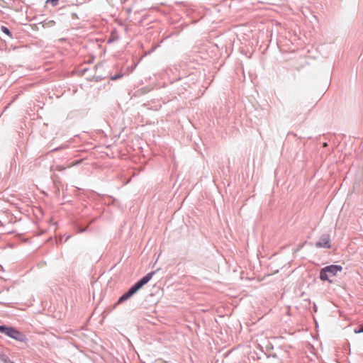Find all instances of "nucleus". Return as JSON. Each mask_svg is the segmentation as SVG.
<instances>
[{
    "label": "nucleus",
    "mask_w": 363,
    "mask_h": 363,
    "mask_svg": "<svg viewBox=\"0 0 363 363\" xmlns=\"http://www.w3.org/2000/svg\"><path fill=\"white\" fill-rule=\"evenodd\" d=\"M155 274V272H150L147 273L145 276H144L142 279H140L138 281H137L134 285H133L125 294H123L118 300L117 304H120L123 303L124 301L129 299L131 296H133L140 289H141L145 284H146L152 277V276Z\"/></svg>",
    "instance_id": "f257e3e1"
},
{
    "label": "nucleus",
    "mask_w": 363,
    "mask_h": 363,
    "mask_svg": "<svg viewBox=\"0 0 363 363\" xmlns=\"http://www.w3.org/2000/svg\"><path fill=\"white\" fill-rule=\"evenodd\" d=\"M342 270V267L340 265L331 264L321 269L320 272V279L322 281H328L329 282H332L330 280V277L335 276L337 272H340Z\"/></svg>",
    "instance_id": "f03ea898"
},
{
    "label": "nucleus",
    "mask_w": 363,
    "mask_h": 363,
    "mask_svg": "<svg viewBox=\"0 0 363 363\" xmlns=\"http://www.w3.org/2000/svg\"><path fill=\"white\" fill-rule=\"evenodd\" d=\"M0 333L20 342H24L26 336L19 330L6 325H0Z\"/></svg>",
    "instance_id": "7ed1b4c3"
},
{
    "label": "nucleus",
    "mask_w": 363,
    "mask_h": 363,
    "mask_svg": "<svg viewBox=\"0 0 363 363\" xmlns=\"http://www.w3.org/2000/svg\"><path fill=\"white\" fill-rule=\"evenodd\" d=\"M315 246L317 248L330 249L331 247L330 235L328 233L323 234L319 240L315 242Z\"/></svg>",
    "instance_id": "20e7f679"
},
{
    "label": "nucleus",
    "mask_w": 363,
    "mask_h": 363,
    "mask_svg": "<svg viewBox=\"0 0 363 363\" xmlns=\"http://www.w3.org/2000/svg\"><path fill=\"white\" fill-rule=\"evenodd\" d=\"M1 30L4 33L6 34L10 38H13V35H12L11 32L10 31V30L7 27L1 26Z\"/></svg>",
    "instance_id": "39448f33"
},
{
    "label": "nucleus",
    "mask_w": 363,
    "mask_h": 363,
    "mask_svg": "<svg viewBox=\"0 0 363 363\" xmlns=\"http://www.w3.org/2000/svg\"><path fill=\"white\" fill-rule=\"evenodd\" d=\"M59 0H47V3H50L53 6H55L58 4Z\"/></svg>",
    "instance_id": "423d86ee"
},
{
    "label": "nucleus",
    "mask_w": 363,
    "mask_h": 363,
    "mask_svg": "<svg viewBox=\"0 0 363 363\" xmlns=\"http://www.w3.org/2000/svg\"><path fill=\"white\" fill-rule=\"evenodd\" d=\"M122 76H123V74H116V75L111 77V79L112 80H116V79H120L121 77H122Z\"/></svg>",
    "instance_id": "0eeeda50"
},
{
    "label": "nucleus",
    "mask_w": 363,
    "mask_h": 363,
    "mask_svg": "<svg viewBox=\"0 0 363 363\" xmlns=\"http://www.w3.org/2000/svg\"><path fill=\"white\" fill-rule=\"evenodd\" d=\"M355 333H363V326H361L359 329L354 330Z\"/></svg>",
    "instance_id": "6e6552de"
},
{
    "label": "nucleus",
    "mask_w": 363,
    "mask_h": 363,
    "mask_svg": "<svg viewBox=\"0 0 363 363\" xmlns=\"http://www.w3.org/2000/svg\"><path fill=\"white\" fill-rule=\"evenodd\" d=\"M84 229H82L80 230L81 233L84 232Z\"/></svg>",
    "instance_id": "1a4fd4ad"
}]
</instances>
